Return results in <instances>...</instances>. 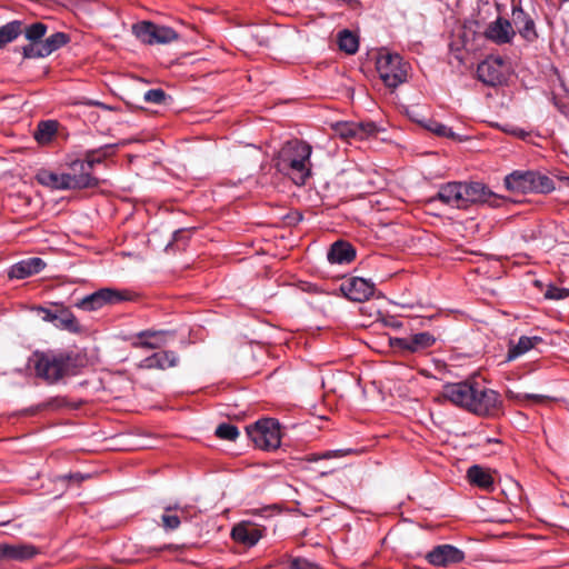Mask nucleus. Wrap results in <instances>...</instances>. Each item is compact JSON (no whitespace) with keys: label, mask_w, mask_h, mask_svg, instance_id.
I'll return each instance as SVG.
<instances>
[{"label":"nucleus","mask_w":569,"mask_h":569,"mask_svg":"<svg viewBox=\"0 0 569 569\" xmlns=\"http://www.w3.org/2000/svg\"><path fill=\"white\" fill-rule=\"evenodd\" d=\"M312 148L305 141H287L274 158V167L288 176L297 186H303L311 174Z\"/></svg>","instance_id":"obj_1"},{"label":"nucleus","mask_w":569,"mask_h":569,"mask_svg":"<svg viewBox=\"0 0 569 569\" xmlns=\"http://www.w3.org/2000/svg\"><path fill=\"white\" fill-rule=\"evenodd\" d=\"M71 358L56 353H34V369L37 376L48 382H56L71 370Z\"/></svg>","instance_id":"obj_2"},{"label":"nucleus","mask_w":569,"mask_h":569,"mask_svg":"<svg viewBox=\"0 0 569 569\" xmlns=\"http://www.w3.org/2000/svg\"><path fill=\"white\" fill-rule=\"evenodd\" d=\"M380 79L389 88H397L407 81L408 63L397 53H382L377 59Z\"/></svg>","instance_id":"obj_3"},{"label":"nucleus","mask_w":569,"mask_h":569,"mask_svg":"<svg viewBox=\"0 0 569 569\" xmlns=\"http://www.w3.org/2000/svg\"><path fill=\"white\" fill-rule=\"evenodd\" d=\"M256 447L262 450H274L281 443L280 426L274 419H261L246 428Z\"/></svg>","instance_id":"obj_4"},{"label":"nucleus","mask_w":569,"mask_h":569,"mask_svg":"<svg viewBox=\"0 0 569 569\" xmlns=\"http://www.w3.org/2000/svg\"><path fill=\"white\" fill-rule=\"evenodd\" d=\"M132 32L139 40L147 44H164L178 39V34L172 28L157 26L148 21L133 24Z\"/></svg>","instance_id":"obj_5"},{"label":"nucleus","mask_w":569,"mask_h":569,"mask_svg":"<svg viewBox=\"0 0 569 569\" xmlns=\"http://www.w3.org/2000/svg\"><path fill=\"white\" fill-rule=\"evenodd\" d=\"M502 406L500 395L488 388H479L475 386V397L469 403L470 412L478 416H495L497 415Z\"/></svg>","instance_id":"obj_6"},{"label":"nucleus","mask_w":569,"mask_h":569,"mask_svg":"<svg viewBox=\"0 0 569 569\" xmlns=\"http://www.w3.org/2000/svg\"><path fill=\"white\" fill-rule=\"evenodd\" d=\"M70 38L64 32H54L40 43H29L22 48L23 58H44L69 42Z\"/></svg>","instance_id":"obj_7"},{"label":"nucleus","mask_w":569,"mask_h":569,"mask_svg":"<svg viewBox=\"0 0 569 569\" xmlns=\"http://www.w3.org/2000/svg\"><path fill=\"white\" fill-rule=\"evenodd\" d=\"M426 559L435 567L447 568L463 561L465 552L452 545H439L426 555Z\"/></svg>","instance_id":"obj_8"},{"label":"nucleus","mask_w":569,"mask_h":569,"mask_svg":"<svg viewBox=\"0 0 569 569\" xmlns=\"http://www.w3.org/2000/svg\"><path fill=\"white\" fill-rule=\"evenodd\" d=\"M465 208L469 203L498 206L499 197L481 182H461Z\"/></svg>","instance_id":"obj_9"},{"label":"nucleus","mask_w":569,"mask_h":569,"mask_svg":"<svg viewBox=\"0 0 569 569\" xmlns=\"http://www.w3.org/2000/svg\"><path fill=\"white\" fill-rule=\"evenodd\" d=\"M123 300L124 297L120 291L111 288H102L82 298L77 306L83 310L92 311L106 305H113Z\"/></svg>","instance_id":"obj_10"},{"label":"nucleus","mask_w":569,"mask_h":569,"mask_svg":"<svg viewBox=\"0 0 569 569\" xmlns=\"http://www.w3.org/2000/svg\"><path fill=\"white\" fill-rule=\"evenodd\" d=\"M341 292L351 301L362 302L375 292V283L360 277H352L340 284Z\"/></svg>","instance_id":"obj_11"},{"label":"nucleus","mask_w":569,"mask_h":569,"mask_svg":"<svg viewBox=\"0 0 569 569\" xmlns=\"http://www.w3.org/2000/svg\"><path fill=\"white\" fill-rule=\"evenodd\" d=\"M475 386L469 382L448 383L443 387L442 396L453 405L469 410V403L475 397Z\"/></svg>","instance_id":"obj_12"},{"label":"nucleus","mask_w":569,"mask_h":569,"mask_svg":"<svg viewBox=\"0 0 569 569\" xmlns=\"http://www.w3.org/2000/svg\"><path fill=\"white\" fill-rule=\"evenodd\" d=\"M516 36L512 23L501 17L490 22L485 31V37L496 44L511 43Z\"/></svg>","instance_id":"obj_13"},{"label":"nucleus","mask_w":569,"mask_h":569,"mask_svg":"<svg viewBox=\"0 0 569 569\" xmlns=\"http://www.w3.org/2000/svg\"><path fill=\"white\" fill-rule=\"evenodd\" d=\"M333 130L336 134L343 139H359L363 140L375 133L378 128L373 122H338L335 124Z\"/></svg>","instance_id":"obj_14"},{"label":"nucleus","mask_w":569,"mask_h":569,"mask_svg":"<svg viewBox=\"0 0 569 569\" xmlns=\"http://www.w3.org/2000/svg\"><path fill=\"white\" fill-rule=\"evenodd\" d=\"M512 27L527 41H533L538 38L536 23L530 13L526 12L520 3L512 6Z\"/></svg>","instance_id":"obj_15"},{"label":"nucleus","mask_w":569,"mask_h":569,"mask_svg":"<svg viewBox=\"0 0 569 569\" xmlns=\"http://www.w3.org/2000/svg\"><path fill=\"white\" fill-rule=\"evenodd\" d=\"M477 74L478 79L485 84L492 87L501 84L505 80L502 60L497 58L482 61L477 68Z\"/></svg>","instance_id":"obj_16"},{"label":"nucleus","mask_w":569,"mask_h":569,"mask_svg":"<svg viewBox=\"0 0 569 569\" xmlns=\"http://www.w3.org/2000/svg\"><path fill=\"white\" fill-rule=\"evenodd\" d=\"M37 553V548L30 543L0 542V561H24Z\"/></svg>","instance_id":"obj_17"},{"label":"nucleus","mask_w":569,"mask_h":569,"mask_svg":"<svg viewBox=\"0 0 569 569\" xmlns=\"http://www.w3.org/2000/svg\"><path fill=\"white\" fill-rule=\"evenodd\" d=\"M535 171L516 170L505 178V186L508 190L517 193L532 192Z\"/></svg>","instance_id":"obj_18"},{"label":"nucleus","mask_w":569,"mask_h":569,"mask_svg":"<svg viewBox=\"0 0 569 569\" xmlns=\"http://www.w3.org/2000/svg\"><path fill=\"white\" fill-rule=\"evenodd\" d=\"M98 183L99 180L91 173L76 174L69 171L60 173V190L92 188Z\"/></svg>","instance_id":"obj_19"},{"label":"nucleus","mask_w":569,"mask_h":569,"mask_svg":"<svg viewBox=\"0 0 569 569\" xmlns=\"http://www.w3.org/2000/svg\"><path fill=\"white\" fill-rule=\"evenodd\" d=\"M46 267L41 258H28L13 264L9 270V277L12 279H24L39 273Z\"/></svg>","instance_id":"obj_20"},{"label":"nucleus","mask_w":569,"mask_h":569,"mask_svg":"<svg viewBox=\"0 0 569 569\" xmlns=\"http://www.w3.org/2000/svg\"><path fill=\"white\" fill-rule=\"evenodd\" d=\"M161 516V526L166 531H172L180 527L182 519H188V506L168 505Z\"/></svg>","instance_id":"obj_21"},{"label":"nucleus","mask_w":569,"mask_h":569,"mask_svg":"<svg viewBox=\"0 0 569 569\" xmlns=\"http://www.w3.org/2000/svg\"><path fill=\"white\" fill-rule=\"evenodd\" d=\"M168 336H172V333L170 331L162 330H146L137 335V339L132 345L136 348L159 349L168 342Z\"/></svg>","instance_id":"obj_22"},{"label":"nucleus","mask_w":569,"mask_h":569,"mask_svg":"<svg viewBox=\"0 0 569 569\" xmlns=\"http://www.w3.org/2000/svg\"><path fill=\"white\" fill-rule=\"evenodd\" d=\"M178 356L173 351H160L154 352L153 355L144 358L139 367L143 369H160L164 370L167 368H171L177 366Z\"/></svg>","instance_id":"obj_23"},{"label":"nucleus","mask_w":569,"mask_h":569,"mask_svg":"<svg viewBox=\"0 0 569 569\" xmlns=\"http://www.w3.org/2000/svg\"><path fill=\"white\" fill-rule=\"evenodd\" d=\"M437 198L453 208H465L461 182H448L441 186Z\"/></svg>","instance_id":"obj_24"},{"label":"nucleus","mask_w":569,"mask_h":569,"mask_svg":"<svg viewBox=\"0 0 569 569\" xmlns=\"http://www.w3.org/2000/svg\"><path fill=\"white\" fill-rule=\"evenodd\" d=\"M231 535L236 541L251 547L260 540L262 531L251 523L242 522L233 527Z\"/></svg>","instance_id":"obj_25"},{"label":"nucleus","mask_w":569,"mask_h":569,"mask_svg":"<svg viewBox=\"0 0 569 569\" xmlns=\"http://www.w3.org/2000/svg\"><path fill=\"white\" fill-rule=\"evenodd\" d=\"M328 260L331 263H349L356 257L355 248L345 241H336L328 251Z\"/></svg>","instance_id":"obj_26"},{"label":"nucleus","mask_w":569,"mask_h":569,"mask_svg":"<svg viewBox=\"0 0 569 569\" xmlns=\"http://www.w3.org/2000/svg\"><path fill=\"white\" fill-rule=\"evenodd\" d=\"M469 481L478 487L490 490L493 488V478L485 468L473 465L467 471Z\"/></svg>","instance_id":"obj_27"},{"label":"nucleus","mask_w":569,"mask_h":569,"mask_svg":"<svg viewBox=\"0 0 569 569\" xmlns=\"http://www.w3.org/2000/svg\"><path fill=\"white\" fill-rule=\"evenodd\" d=\"M539 342H541V338L539 337H520L516 345H511L509 347L506 360L512 361L517 359L518 357L535 348Z\"/></svg>","instance_id":"obj_28"},{"label":"nucleus","mask_w":569,"mask_h":569,"mask_svg":"<svg viewBox=\"0 0 569 569\" xmlns=\"http://www.w3.org/2000/svg\"><path fill=\"white\" fill-rule=\"evenodd\" d=\"M53 325L59 329L68 330L70 332H78L80 330V326L76 317L67 308H60L56 311Z\"/></svg>","instance_id":"obj_29"},{"label":"nucleus","mask_w":569,"mask_h":569,"mask_svg":"<svg viewBox=\"0 0 569 569\" xmlns=\"http://www.w3.org/2000/svg\"><path fill=\"white\" fill-rule=\"evenodd\" d=\"M57 130L58 122L52 120L41 121L38 124L37 130L33 133V137L39 143L46 144L51 141Z\"/></svg>","instance_id":"obj_30"},{"label":"nucleus","mask_w":569,"mask_h":569,"mask_svg":"<svg viewBox=\"0 0 569 569\" xmlns=\"http://www.w3.org/2000/svg\"><path fill=\"white\" fill-rule=\"evenodd\" d=\"M22 33V22L14 20L0 28V48L13 41Z\"/></svg>","instance_id":"obj_31"},{"label":"nucleus","mask_w":569,"mask_h":569,"mask_svg":"<svg viewBox=\"0 0 569 569\" xmlns=\"http://www.w3.org/2000/svg\"><path fill=\"white\" fill-rule=\"evenodd\" d=\"M339 49L348 54H353L358 51L359 41L356 34L345 29L338 34Z\"/></svg>","instance_id":"obj_32"},{"label":"nucleus","mask_w":569,"mask_h":569,"mask_svg":"<svg viewBox=\"0 0 569 569\" xmlns=\"http://www.w3.org/2000/svg\"><path fill=\"white\" fill-rule=\"evenodd\" d=\"M113 150L112 144L103 146L97 150H90L86 153L84 162L90 164V172L92 173L93 166L102 162V160L111 154Z\"/></svg>","instance_id":"obj_33"},{"label":"nucleus","mask_w":569,"mask_h":569,"mask_svg":"<svg viewBox=\"0 0 569 569\" xmlns=\"http://www.w3.org/2000/svg\"><path fill=\"white\" fill-rule=\"evenodd\" d=\"M411 352H418L431 347L436 339L429 332H419L410 337Z\"/></svg>","instance_id":"obj_34"},{"label":"nucleus","mask_w":569,"mask_h":569,"mask_svg":"<svg viewBox=\"0 0 569 569\" xmlns=\"http://www.w3.org/2000/svg\"><path fill=\"white\" fill-rule=\"evenodd\" d=\"M48 27L42 22H34L26 29H22L24 37L30 41V43H40L42 38L44 37Z\"/></svg>","instance_id":"obj_35"},{"label":"nucleus","mask_w":569,"mask_h":569,"mask_svg":"<svg viewBox=\"0 0 569 569\" xmlns=\"http://www.w3.org/2000/svg\"><path fill=\"white\" fill-rule=\"evenodd\" d=\"M37 180L42 186L60 190V173L49 170H40L37 173Z\"/></svg>","instance_id":"obj_36"},{"label":"nucleus","mask_w":569,"mask_h":569,"mask_svg":"<svg viewBox=\"0 0 569 569\" xmlns=\"http://www.w3.org/2000/svg\"><path fill=\"white\" fill-rule=\"evenodd\" d=\"M553 189V181L549 177L535 171L532 192L548 193Z\"/></svg>","instance_id":"obj_37"},{"label":"nucleus","mask_w":569,"mask_h":569,"mask_svg":"<svg viewBox=\"0 0 569 569\" xmlns=\"http://www.w3.org/2000/svg\"><path fill=\"white\" fill-rule=\"evenodd\" d=\"M214 435L223 440L233 441L239 436V430L231 423H220L214 431Z\"/></svg>","instance_id":"obj_38"},{"label":"nucleus","mask_w":569,"mask_h":569,"mask_svg":"<svg viewBox=\"0 0 569 569\" xmlns=\"http://www.w3.org/2000/svg\"><path fill=\"white\" fill-rule=\"evenodd\" d=\"M506 396H507L508 399H510L512 401H516L518 403H525L527 401L541 402V401L545 400V397L541 396V395L521 393V392H516V391H513L511 389L507 390Z\"/></svg>","instance_id":"obj_39"},{"label":"nucleus","mask_w":569,"mask_h":569,"mask_svg":"<svg viewBox=\"0 0 569 569\" xmlns=\"http://www.w3.org/2000/svg\"><path fill=\"white\" fill-rule=\"evenodd\" d=\"M267 28H253L248 32V36L251 38L253 42H256L258 46H270L271 39L268 34Z\"/></svg>","instance_id":"obj_40"},{"label":"nucleus","mask_w":569,"mask_h":569,"mask_svg":"<svg viewBox=\"0 0 569 569\" xmlns=\"http://www.w3.org/2000/svg\"><path fill=\"white\" fill-rule=\"evenodd\" d=\"M143 99L146 102L161 104L167 100V94L162 89H150L148 90Z\"/></svg>","instance_id":"obj_41"},{"label":"nucleus","mask_w":569,"mask_h":569,"mask_svg":"<svg viewBox=\"0 0 569 569\" xmlns=\"http://www.w3.org/2000/svg\"><path fill=\"white\" fill-rule=\"evenodd\" d=\"M427 128H428V130L436 133L437 136L452 138V139L456 138V133L451 130V128H449L442 123L430 122V124L427 126Z\"/></svg>","instance_id":"obj_42"},{"label":"nucleus","mask_w":569,"mask_h":569,"mask_svg":"<svg viewBox=\"0 0 569 569\" xmlns=\"http://www.w3.org/2000/svg\"><path fill=\"white\" fill-rule=\"evenodd\" d=\"M569 297V289L549 286L545 292V298L551 300H561Z\"/></svg>","instance_id":"obj_43"},{"label":"nucleus","mask_w":569,"mask_h":569,"mask_svg":"<svg viewBox=\"0 0 569 569\" xmlns=\"http://www.w3.org/2000/svg\"><path fill=\"white\" fill-rule=\"evenodd\" d=\"M68 171L74 172L76 174H86L90 172V164H87L83 160L76 159L68 164Z\"/></svg>","instance_id":"obj_44"},{"label":"nucleus","mask_w":569,"mask_h":569,"mask_svg":"<svg viewBox=\"0 0 569 569\" xmlns=\"http://www.w3.org/2000/svg\"><path fill=\"white\" fill-rule=\"evenodd\" d=\"M289 566L291 569H318L317 563L300 557L290 559Z\"/></svg>","instance_id":"obj_45"},{"label":"nucleus","mask_w":569,"mask_h":569,"mask_svg":"<svg viewBox=\"0 0 569 569\" xmlns=\"http://www.w3.org/2000/svg\"><path fill=\"white\" fill-rule=\"evenodd\" d=\"M410 337L407 338H391L390 345L391 347L405 351L411 352V343H410Z\"/></svg>","instance_id":"obj_46"},{"label":"nucleus","mask_w":569,"mask_h":569,"mask_svg":"<svg viewBox=\"0 0 569 569\" xmlns=\"http://www.w3.org/2000/svg\"><path fill=\"white\" fill-rule=\"evenodd\" d=\"M351 452H353L352 449H346V450L340 449V450L327 451L322 457L328 459V458L338 457V456H346Z\"/></svg>","instance_id":"obj_47"},{"label":"nucleus","mask_w":569,"mask_h":569,"mask_svg":"<svg viewBox=\"0 0 569 569\" xmlns=\"http://www.w3.org/2000/svg\"><path fill=\"white\" fill-rule=\"evenodd\" d=\"M40 310L43 312V320L53 323V317L56 312H52L51 310L46 308H41Z\"/></svg>","instance_id":"obj_48"},{"label":"nucleus","mask_w":569,"mask_h":569,"mask_svg":"<svg viewBox=\"0 0 569 569\" xmlns=\"http://www.w3.org/2000/svg\"><path fill=\"white\" fill-rule=\"evenodd\" d=\"M559 179L566 187H569V176H561Z\"/></svg>","instance_id":"obj_49"},{"label":"nucleus","mask_w":569,"mask_h":569,"mask_svg":"<svg viewBox=\"0 0 569 569\" xmlns=\"http://www.w3.org/2000/svg\"><path fill=\"white\" fill-rule=\"evenodd\" d=\"M182 234V230H177L173 232V240L178 241L179 237Z\"/></svg>","instance_id":"obj_50"},{"label":"nucleus","mask_w":569,"mask_h":569,"mask_svg":"<svg viewBox=\"0 0 569 569\" xmlns=\"http://www.w3.org/2000/svg\"><path fill=\"white\" fill-rule=\"evenodd\" d=\"M77 478H78L79 480H83L86 477H84V476H82V475H77Z\"/></svg>","instance_id":"obj_51"},{"label":"nucleus","mask_w":569,"mask_h":569,"mask_svg":"<svg viewBox=\"0 0 569 569\" xmlns=\"http://www.w3.org/2000/svg\"><path fill=\"white\" fill-rule=\"evenodd\" d=\"M92 104L100 106V107H104V104H103V103H101V102H93Z\"/></svg>","instance_id":"obj_52"}]
</instances>
